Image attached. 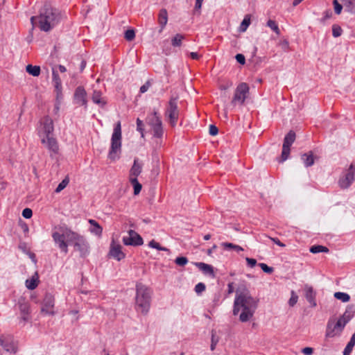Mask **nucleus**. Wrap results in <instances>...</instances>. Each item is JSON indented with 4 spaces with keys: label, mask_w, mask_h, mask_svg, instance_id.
<instances>
[{
    "label": "nucleus",
    "mask_w": 355,
    "mask_h": 355,
    "mask_svg": "<svg viewBox=\"0 0 355 355\" xmlns=\"http://www.w3.org/2000/svg\"><path fill=\"white\" fill-rule=\"evenodd\" d=\"M209 134L211 135L215 136V135H216L218 134V128L216 125H209Z\"/></svg>",
    "instance_id": "nucleus-53"
},
{
    "label": "nucleus",
    "mask_w": 355,
    "mask_h": 355,
    "mask_svg": "<svg viewBox=\"0 0 355 355\" xmlns=\"http://www.w3.org/2000/svg\"><path fill=\"white\" fill-rule=\"evenodd\" d=\"M1 345H3L4 349L7 352L14 353V354L16 353V352H17V345L13 340H11L10 343L3 341Z\"/></svg>",
    "instance_id": "nucleus-29"
},
{
    "label": "nucleus",
    "mask_w": 355,
    "mask_h": 355,
    "mask_svg": "<svg viewBox=\"0 0 355 355\" xmlns=\"http://www.w3.org/2000/svg\"><path fill=\"white\" fill-rule=\"evenodd\" d=\"M184 39V36L181 34H176L174 37L171 40V44L173 46H180L182 44V41Z\"/></svg>",
    "instance_id": "nucleus-36"
},
{
    "label": "nucleus",
    "mask_w": 355,
    "mask_h": 355,
    "mask_svg": "<svg viewBox=\"0 0 355 355\" xmlns=\"http://www.w3.org/2000/svg\"><path fill=\"white\" fill-rule=\"evenodd\" d=\"M61 18L58 10L51 7H44L38 16H33L31 21L33 27L37 26L41 31H50Z\"/></svg>",
    "instance_id": "nucleus-1"
},
{
    "label": "nucleus",
    "mask_w": 355,
    "mask_h": 355,
    "mask_svg": "<svg viewBox=\"0 0 355 355\" xmlns=\"http://www.w3.org/2000/svg\"><path fill=\"white\" fill-rule=\"evenodd\" d=\"M355 177V168L351 164L349 169L340 177L338 184L342 189H347L354 182Z\"/></svg>",
    "instance_id": "nucleus-14"
},
{
    "label": "nucleus",
    "mask_w": 355,
    "mask_h": 355,
    "mask_svg": "<svg viewBox=\"0 0 355 355\" xmlns=\"http://www.w3.org/2000/svg\"><path fill=\"white\" fill-rule=\"evenodd\" d=\"M178 99L177 96L171 97L165 111V116L173 127L176 125L180 114Z\"/></svg>",
    "instance_id": "nucleus-9"
},
{
    "label": "nucleus",
    "mask_w": 355,
    "mask_h": 355,
    "mask_svg": "<svg viewBox=\"0 0 355 355\" xmlns=\"http://www.w3.org/2000/svg\"><path fill=\"white\" fill-rule=\"evenodd\" d=\"M295 133L291 130L284 137L282 152V162L286 160L290 154V147L292 144L295 141Z\"/></svg>",
    "instance_id": "nucleus-15"
},
{
    "label": "nucleus",
    "mask_w": 355,
    "mask_h": 355,
    "mask_svg": "<svg viewBox=\"0 0 355 355\" xmlns=\"http://www.w3.org/2000/svg\"><path fill=\"white\" fill-rule=\"evenodd\" d=\"M234 286H233V283H230L228 284V293L230 294V293H232L234 292Z\"/></svg>",
    "instance_id": "nucleus-63"
},
{
    "label": "nucleus",
    "mask_w": 355,
    "mask_h": 355,
    "mask_svg": "<svg viewBox=\"0 0 355 355\" xmlns=\"http://www.w3.org/2000/svg\"><path fill=\"white\" fill-rule=\"evenodd\" d=\"M73 102L78 106H87V92L82 86L78 87L73 96Z\"/></svg>",
    "instance_id": "nucleus-16"
},
{
    "label": "nucleus",
    "mask_w": 355,
    "mask_h": 355,
    "mask_svg": "<svg viewBox=\"0 0 355 355\" xmlns=\"http://www.w3.org/2000/svg\"><path fill=\"white\" fill-rule=\"evenodd\" d=\"M190 56L193 60H198L200 58V55H198L196 52L190 53Z\"/></svg>",
    "instance_id": "nucleus-61"
},
{
    "label": "nucleus",
    "mask_w": 355,
    "mask_h": 355,
    "mask_svg": "<svg viewBox=\"0 0 355 355\" xmlns=\"http://www.w3.org/2000/svg\"><path fill=\"white\" fill-rule=\"evenodd\" d=\"M203 0H196L195 10H200L202 7Z\"/></svg>",
    "instance_id": "nucleus-58"
},
{
    "label": "nucleus",
    "mask_w": 355,
    "mask_h": 355,
    "mask_svg": "<svg viewBox=\"0 0 355 355\" xmlns=\"http://www.w3.org/2000/svg\"><path fill=\"white\" fill-rule=\"evenodd\" d=\"M346 12L350 14L355 13V0H340Z\"/></svg>",
    "instance_id": "nucleus-25"
},
{
    "label": "nucleus",
    "mask_w": 355,
    "mask_h": 355,
    "mask_svg": "<svg viewBox=\"0 0 355 355\" xmlns=\"http://www.w3.org/2000/svg\"><path fill=\"white\" fill-rule=\"evenodd\" d=\"M149 87H150V83L148 82L146 83L144 85H143L140 87V92L141 93L146 92L148 89Z\"/></svg>",
    "instance_id": "nucleus-57"
},
{
    "label": "nucleus",
    "mask_w": 355,
    "mask_h": 355,
    "mask_svg": "<svg viewBox=\"0 0 355 355\" xmlns=\"http://www.w3.org/2000/svg\"><path fill=\"white\" fill-rule=\"evenodd\" d=\"M26 70L29 74L33 76H38L41 71L39 66H33L32 64H28L26 67Z\"/></svg>",
    "instance_id": "nucleus-30"
},
{
    "label": "nucleus",
    "mask_w": 355,
    "mask_h": 355,
    "mask_svg": "<svg viewBox=\"0 0 355 355\" xmlns=\"http://www.w3.org/2000/svg\"><path fill=\"white\" fill-rule=\"evenodd\" d=\"M123 243L125 245H134L138 246L141 245L144 243L143 239L141 236L134 230L128 231V236H123Z\"/></svg>",
    "instance_id": "nucleus-18"
},
{
    "label": "nucleus",
    "mask_w": 355,
    "mask_h": 355,
    "mask_svg": "<svg viewBox=\"0 0 355 355\" xmlns=\"http://www.w3.org/2000/svg\"><path fill=\"white\" fill-rule=\"evenodd\" d=\"M151 291L146 286L138 283L136 285V309L143 314H146L150 306Z\"/></svg>",
    "instance_id": "nucleus-5"
},
{
    "label": "nucleus",
    "mask_w": 355,
    "mask_h": 355,
    "mask_svg": "<svg viewBox=\"0 0 355 355\" xmlns=\"http://www.w3.org/2000/svg\"><path fill=\"white\" fill-rule=\"evenodd\" d=\"M205 285L203 283H198L195 286V291L197 294H200L205 290Z\"/></svg>",
    "instance_id": "nucleus-50"
},
{
    "label": "nucleus",
    "mask_w": 355,
    "mask_h": 355,
    "mask_svg": "<svg viewBox=\"0 0 355 355\" xmlns=\"http://www.w3.org/2000/svg\"><path fill=\"white\" fill-rule=\"evenodd\" d=\"M221 245L225 248L234 249L237 252L243 250V248L242 247L237 245H234L232 243H223Z\"/></svg>",
    "instance_id": "nucleus-40"
},
{
    "label": "nucleus",
    "mask_w": 355,
    "mask_h": 355,
    "mask_svg": "<svg viewBox=\"0 0 355 355\" xmlns=\"http://www.w3.org/2000/svg\"><path fill=\"white\" fill-rule=\"evenodd\" d=\"M250 93V88L247 83H241L236 88L234 96L231 101V105L236 107L241 106L244 104L245 101L248 98Z\"/></svg>",
    "instance_id": "nucleus-8"
},
{
    "label": "nucleus",
    "mask_w": 355,
    "mask_h": 355,
    "mask_svg": "<svg viewBox=\"0 0 355 355\" xmlns=\"http://www.w3.org/2000/svg\"><path fill=\"white\" fill-rule=\"evenodd\" d=\"M55 67L57 68V69H58L59 71L61 72V73H64L66 71V68L63 65H58V66H55Z\"/></svg>",
    "instance_id": "nucleus-62"
},
{
    "label": "nucleus",
    "mask_w": 355,
    "mask_h": 355,
    "mask_svg": "<svg viewBox=\"0 0 355 355\" xmlns=\"http://www.w3.org/2000/svg\"><path fill=\"white\" fill-rule=\"evenodd\" d=\"M121 151V122L118 121L115 125L111 138V148L108 157L112 161L119 158Z\"/></svg>",
    "instance_id": "nucleus-6"
},
{
    "label": "nucleus",
    "mask_w": 355,
    "mask_h": 355,
    "mask_svg": "<svg viewBox=\"0 0 355 355\" xmlns=\"http://www.w3.org/2000/svg\"><path fill=\"white\" fill-rule=\"evenodd\" d=\"M19 309L21 313V318L24 321H26L28 320V315L29 312V306L26 303L19 304Z\"/></svg>",
    "instance_id": "nucleus-31"
},
{
    "label": "nucleus",
    "mask_w": 355,
    "mask_h": 355,
    "mask_svg": "<svg viewBox=\"0 0 355 355\" xmlns=\"http://www.w3.org/2000/svg\"><path fill=\"white\" fill-rule=\"evenodd\" d=\"M67 187V178L62 180V181L58 184L55 190V193H60L62 190Z\"/></svg>",
    "instance_id": "nucleus-48"
},
{
    "label": "nucleus",
    "mask_w": 355,
    "mask_h": 355,
    "mask_svg": "<svg viewBox=\"0 0 355 355\" xmlns=\"http://www.w3.org/2000/svg\"><path fill=\"white\" fill-rule=\"evenodd\" d=\"M218 342V339L216 338L214 333L212 331L211 334V350L214 351L216 348V346Z\"/></svg>",
    "instance_id": "nucleus-51"
},
{
    "label": "nucleus",
    "mask_w": 355,
    "mask_h": 355,
    "mask_svg": "<svg viewBox=\"0 0 355 355\" xmlns=\"http://www.w3.org/2000/svg\"><path fill=\"white\" fill-rule=\"evenodd\" d=\"M168 21V13L166 10L162 9L159 11V16H158V22L160 25V29L159 33H161L163 29L164 28L165 26L166 25Z\"/></svg>",
    "instance_id": "nucleus-23"
},
{
    "label": "nucleus",
    "mask_w": 355,
    "mask_h": 355,
    "mask_svg": "<svg viewBox=\"0 0 355 355\" xmlns=\"http://www.w3.org/2000/svg\"><path fill=\"white\" fill-rule=\"evenodd\" d=\"M355 345V332L352 334L349 342L347 343V346L345 347L343 353L347 354H350L353 347Z\"/></svg>",
    "instance_id": "nucleus-32"
},
{
    "label": "nucleus",
    "mask_w": 355,
    "mask_h": 355,
    "mask_svg": "<svg viewBox=\"0 0 355 355\" xmlns=\"http://www.w3.org/2000/svg\"><path fill=\"white\" fill-rule=\"evenodd\" d=\"M68 246L71 248L72 253L80 257H86L90 252V245L87 239L80 234L68 230Z\"/></svg>",
    "instance_id": "nucleus-4"
},
{
    "label": "nucleus",
    "mask_w": 355,
    "mask_h": 355,
    "mask_svg": "<svg viewBox=\"0 0 355 355\" xmlns=\"http://www.w3.org/2000/svg\"><path fill=\"white\" fill-rule=\"evenodd\" d=\"M53 73V84L55 87V92L56 94V101L55 104V111L57 112L59 110L60 105L63 99L62 87L61 84V79L58 75V71L56 67L52 68Z\"/></svg>",
    "instance_id": "nucleus-12"
},
{
    "label": "nucleus",
    "mask_w": 355,
    "mask_h": 355,
    "mask_svg": "<svg viewBox=\"0 0 355 355\" xmlns=\"http://www.w3.org/2000/svg\"><path fill=\"white\" fill-rule=\"evenodd\" d=\"M267 26L270 28L277 35H280V30L277 24L272 19H269L267 21Z\"/></svg>",
    "instance_id": "nucleus-37"
},
{
    "label": "nucleus",
    "mask_w": 355,
    "mask_h": 355,
    "mask_svg": "<svg viewBox=\"0 0 355 355\" xmlns=\"http://www.w3.org/2000/svg\"><path fill=\"white\" fill-rule=\"evenodd\" d=\"M53 131V120L49 116L44 117L40 122L38 135L42 143L50 150L56 152L58 146L55 139L51 136Z\"/></svg>",
    "instance_id": "nucleus-3"
},
{
    "label": "nucleus",
    "mask_w": 355,
    "mask_h": 355,
    "mask_svg": "<svg viewBox=\"0 0 355 355\" xmlns=\"http://www.w3.org/2000/svg\"><path fill=\"white\" fill-rule=\"evenodd\" d=\"M309 250L311 253L313 254L329 252V249L327 247L320 245L311 246Z\"/></svg>",
    "instance_id": "nucleus-34"
},
{
    "label": "nucleus",
    "mask_w": 355,
    "mask_h": 355,
    "mask_svg": "<svg viewBox=\"0 0 355 355\" xmlns=\"http://www.w3.org/2000/svg\"><path fill=\"white\" fill-rule=\"evenodd\" d=\"M143 164L139 163L137 159L134 160L132 166L131 167L129 172V180L137 179V177L141 174L142 171Z\"/></svg>",
    "instance_id": "nucleus-20"
},
{
    "label": "nucleus",
    "mask_w": 355,
    "mask_h": 355,
    "mask_svg": "<svg viewBox=\"0 0 355 355\" xmlns=\"http://www.w3.org/2000/svg\"><path fill=\"white\" fill-rule=\"evenodd\" d=\"M342 33L343 29L340 26L337 24H334L332 26V35L334 37H338L342 35Z\"/></svg>",
    "instance_id": "nucleus-39"
},
{
    "label": "nucleus",
    "mask_w": 355,
    "mask_h": 355,
    "mask_svg": "<svg viewBox=\"0 0 355 355\" xmlns=\"http://www.w3.org/2000/svg\"><path fill=\"white\" fill-rule=\"evenodd\" d=\"M333 5L334 7L335 13L337 15H340L342 12L343 5V3H340L338 0L333 1Z\"/></svg>",
    "instance_id": "nucleus-43"
},
{
    "label": "nucleus",
    "mask_w": 355,
    "mask_h": 355,
    "mask_svg": "<svg viewBox=\"0 0 355 355\" xmlns=\"http://www.w3.org/2000/svg\"><path fill=\"white\" fill-rule=\"evenodd\" d=\"M144 124L139 119H137V130L141 133V137H144Z\"/></svg>",
    "instance_id": "nucleus-45"
},
{
    "label": "nucleus",
    "mask_w": 355,
    "mask_h": 355,
    "mask_svg": "<svg viewBox=\"0 0 355 355\" xmlns=\"http://www.w3.org/2000/svg\"><path fill=\"white\" fill-rule=\"evenodd\" d=\"M259 266L266 273L270 274L273 272V268L272 267H269L264 263H259Z\"/></svg>",
    "instance_id": "nucleus-47"
},
{
    "label": "nucleus",
    "mask_w": 355,
    "mask_h": 355,
    "mask_svg": "<svg viewBox=\"0 0 355 355\" xmlns=\"http://www.w3.org/2000/svg\"><path fill=\"white\" fill-rule=\"evenodd\" d=\"M305 297L312 306H316L315 293L311 286L309 285L304 286Z\"/></svg>",
    "instance_id": "nucleus-22"
},
{
    "label": "nucleus",
    "mask_w": 355,
    "mask_h": 355,
    "mask_svg": "<svg viewBox=\"0 0 355 355\" xmlns=\"http://www.w3.org/2000/svg\"><path fill=\"white\" fill-rule=\"evenodd\" d=\"M302 160L306 167L311 166L314 164V157L311 151L302 155Z\"/></svg>",
    "instance_id": "nucleus-26"
},
{
    "label": "nucleus",
    "mask_w": 355,
    "mask_h": 355,
    "mask_svg": "<svg viewBox=\"0 0 355 355\" xmlns=\"http://www.w3.org/2000/svg\"><path fill=\"white\" fill-rule=\"evenodd\" d=\"M129 181L134 188V194L138 195L141 190V184L139 182L137 179H130Z\"/></svg>",
    "instance_id": "nucleus-33"
},
{
    "label": "nucleus",
    "mask_w": 355,
    "mask_h": 355,
    "mask_svg": "<svg viewBox=\"0 0 355 355\" xmlns=\"http://www.w3.org/2000/svg\"><path fill=\"white\" fill-rule=\"evenodd\" d=\"M270 239L275 243H276L277 245H278L280 247H284L285 245L284 243H282L277 238H271L270 237Z\"/></svg>",
    "instance_id": "nucleus-60"
},
{
    "label": "nucleus",
    "mask_w": 355,
    "mask_h": 355,
    "mask_svg": "<svg viewBox=\"0 0 355 355\" xmlns=\"http://www.w3.org/2000/svg\"><path fill=\"white\" fill-rule=\"evenodd\" d=\"M33 215V211L30 208H25L22 211V216L25 218H30L32 217Z\"/></svg>",
    "instance_id": "nucleus-52"
},
{
    "label": "nucleus",
    "mask_w": 355,
    "mask_h": 355,
    "mask_svg": "<svg viewBox=\"0 0 355 355\" xmlns=\"http://www.w3.org/2000/svg\"><path fill=\"white\" fill-rule=\"evenodd\" d=\"M147 123L150 127L153 137L160 139L163 135V128L161 119L158 116L157 113L154 112L147 117Z\"/></svg>",
    "instance_id": "nucleus-11"
},
{
    "label": "nucleus",
    "mask_w": 355,
    "mask_h": 355,
    "mask_svg": "<svg viewBox=\"0 0 355 355\" xmlns=\"http://www.w3.org/2000/svg\"><path fill=\"white\" fill-rule=\"evenodd\" d=\"M175 263L178 266H184L188 263V259L184 257H179L175 259Z\"/></svg>",
    "instance_id": "nucleus-46"
},
{
    "label": "nucleus",
    "mask_w": 355,
    "mask_h": 355,
    "mask_svg": "<svg viewBox=\"0 0 355 355\" xmlns=\"http://www.w3.org/2000/svg\"><path fill=\"white\" fill-rule=\"evenodd\" d=\"M78 310L75 309L68 313V315L71 317V322L74 323L79 319Z\"/></svg>",
    "instance_id": "nucleus-44"
},
{
    "label": "nucleus",
    "mask_w": 355,
    "mask_h": 355,
    "mask_svg": "<svg viewBox=\"0 0 355 355\" xmlns=\"http://www.w3.org/2000/svg\"><path fill=\"white\" fill-rule=\"evenodd\" d=\"M313 348L309 347H304L302 350V352L306 355H311L313 354Z\"/></svg>",
    "instance_id": "nucleus-56"
},
{
    "label": "nucleus",
    "mask_w": 355,
    "mask_h": 355,
    "mask_svg": "<svg viewBox=\"0 0 355 355\" xmlns=\"http://www.w3.org/2000/svg\"><path fill=\"white\" fill-rule=\"evenodd\" d=\"M298 300V296L295 291H292L291 293V298L288 300V304L290 306H294Z\"/></svg>",
    "instance_id": "nucleus-41"
},
{
    "label": "nucleus",
    "mask_w": 355,
    "mask_h": 355,
    "mask_svg": "<svg viewBox=\"0 0 355 355\" xmlns=\"http://www.w3.org/2000/svg\"><path fill=\"white\" fill-rule=\"evenodd\" d=\"M85 65H86L85 61L83 60H80V64H79L78 73H81L83 71V69L85 67Z\"/></svg>",
    "instance_id": "nucleus-59"
},
{
    "label": "nucleus",
    "mask_w": 355,
    "mask_h": 355,
    "mask_svg": "<svg viewBox=\"0 0 355 355\" xmlns=\"http://www.w3.org/2000/svg\"><path fill=\"white\" fill-rule=\"evenodd\" d=\"M67 227L64 224L55 226L52 234L55 243L63 252H67Z\"/></svg>",
    "instance_id": "nucleus-10"
},
{
    "label": "nucleus",
    "mask_w": 355,
    "mask_h": 355,
    "mask_svg": "<svg viewBox=\"0 0 355 355\" xmlns=\"http://www.w3.org/2000/svg\"><path fill=\"white\" fill-rule=\"evenodd\" d=\"M135 37V33L133 30H128L125 33V38L128 41H132Z\"/></svg>",
    "instance_id": "nucleus-49"
},
{
    "label": "nucleus",
    "mask_w": 355,
    "mask_h": 355,
    "mask_svg": "<svg viewBox=\"0 0 355 355\" xmlns=\"http://www.w3.org/2000/svg\"><path fill=\"white\" fill-rule=\"evenodd\" d=\"M25 284H26V286L28 289H29V290L35 289L38 285L37 273L35 272V274L31 279H26Z\"/></svg>",
    "instance_id": "nucleus-28"
},
{
    "label": "nucleus",
    "mask_w": 355,
    "mask_h": 355,
    "mask_svg": "<svg viewBox=\"0 0 355 355\" xmlns=\"http://www.w3.org/2000/svg\"><path fill=\"white\" fill-rule=\"evenodd\" d=\"M250 24V19L248 15L245 16L242 21L240 26L241 31H245Z\"/></svg>",
    "instance_id": "nucleus-42"
},
{
    "label": "nucleus",
    "mask_w": 355,
    "mask_h": 355,
    "mask_svg": "<svg viewBox=\"0 0 355 355\" xmlns=\"http://www.w3.org/2000/svg\"><path fill=\"white\" fill-rule=\"evenodd\" d=\"M109 256L116 261H121L125 257V253L122 251V246L118 242L112 239L109 250Z\"/></svg>",
    "instance_id": "nucleus-17"
},
{
    "label": "nucleus",
    "mask_w": 355,
    "mask_h": 355,
    "mask_svg": "<svg viewBox=\"0 0 355 355\" xmlns=\"http://www.w3.org/2000/svg\"><path fill=\"white\" fill-rule=\"evenodd\" d=\"M148 245L149 247L152 248H155L158 250L169 252V250L168 248L162 247L157 242L155 241L154 240L150 241L148 243Z\"/></svg>",
    "instance_id": "nucleus-38"
},
{
    "label": "nucleus",
    "mask_w": 355,
    "mask_h": 355,
    "mask_svg": "<svg viewBox=\"0 0 355 355\" xmlns=\"http://www.w3.org/2000/svg\"><path fill=\"white\" fill-rule=\"evenodd\" d=\"M235 58H236V61L239 63H240L241 64H245V57H244V55L243 54H240V53L237 54Z\"/></svg>",
    "instance_id": "nucleus-55"
},
{
    "label": "nucleus",
    "mask_w": 355,
    "mask_h": 355,
    "mask_svg": "<svg viewBox=\"0 0 355 355\" xmlns=\"http://www.w3.org/2000/svg\"><path fill=\"white\" fill-rule=\"evenodd\" d=\"M101 92L99 91H94V93L92 94V101L94 103L103 107L106 104V101L101 97Z\"/></svg>",
    "instance_id": "nucleus-27"
},
{
    "label": "nucleus",
    "mask_w": 355,
    "mask_h": 355,
    "mask_svg": "<svg viewBox=\"0 0 355 355\" xmlns=\"http://www.w3.org/2000/svg\"><path fill=\"white\" fill-rule=\"evenodd\" d=\"M245 260L247 261L248 266L250 268H253L257 264V260L252 258H245Z\"/></svg>",
    "instance_id": "nucleus-54"
},
{
    "label": "nucleus",
    "mask_w": 355,
    "mask_h": 355,
    "mask_svg": "<svg viewBox=\"0 0 355 355\" xmlns=\"http://www.w3.org/2000/svg\"><path fill=\"white\" fill-rule=\"evenodd\" d=\"M41 312L46 315H53L55 313V299L53 295L46 293L42 302Z\"/></svg>",
    "instance_id": "nucleus-13"
},
{
    "label": "nucleus",
    "mask_w": 355,
    "mask_h": 355,
    "mask_svg": "<svg viewBox=\"0 0 355 355\" xmlns=\"http://www.w3.org/2000/svg\"><path fill=\"white\" fill-rule=\"evenodd\" d=\"M331 12L330 10H327L325 12H324V19H327L329 18H330L331 17Z\"/></svg>",
    "instance_id": "nucleus-64"
},
{
    "label": "nucleus",
    "mask_w": 355,
    "mask_h": 355,
    "mask_svg": "<svg viewBox=\"0 0 355 355\" xmlns=\"http://www.w3.org/2000/svg\"><path fill=\"white\" fill-rule=\"evenodd\" d=\"M88 223L90 225L89 228V232L98 237H101L103 234V227L100 224L94 219H89Z\"/></svg>",
    "instance_id": "nucleus-21"
},
{
    "label": "nucleus",
    "mask_w": 355,
    "mask_h": 355,
    "mask_svg": "<svg viewBox=\"0 0 355 355\" xmlns=\"http://www.w3.org/2000/svg\"><path fill=\"white\" fill-rule=\"evenodd\" d=\"M257 309L249 308V307H241V313L239 315V320L242 322H246L249 321L254 315Z\"/></svg>",
    "instance_id": "nucleus-19"
},
{
    "label": "nucleus",
    "mask_w": 355,
    "mask_h": 355,
    "mask_svg": "<svg viewBox=\"0 0 355 355\" xmlns=\"http://www.w3.org/2000/svg\"><path fill=\"white\" fill-rule=\"evenodd\" d=\"M259 300L254 298L245 285L242 284L236 291V297L234 302L233 314L237 315L241 307L257 309Z\"/></svg>",
    "instance_id": "nucleus-2"
},
{
    "label": "nucleus",
    "mask_w": 355,
    "mask_h": 355,
    "mask_svg": "<svg viewBox=\"0 0 355 355\" xmlns=\"http://www.w3.org/2000/svg\"><path fill=\"white\" fill-rule=\"evenodd\" d=\"M196 266L205 275H209L210 276L214 277V274L211 266L202 262L196 263Z\"/></svg>",
    "instance_id": "nucleus-24"
},
{
    "label": "nucleus",
    "mask_w": 355,
    "mask_h": 355,
    "mask_svg": "<svg viewBox=\"0 0 355 355\" xmlns=\"http://www.w3.org/2000/svg\"><path fill=\"white\" fill-rule=\"evenodd\" d=\"M350 319L351 315L347 311L338 320L336 323L333 324L329 321L327 324L326 336L327 337H334L336 334H340Z\"/></svg>",
    "instance_id": "nucleus-7"
},
{
    "label": "nucleus",
    "mask_w": 355,
    "mask_h": 355,
    "mask_svg": "<svg viewBox=\"0 0 355 355\" xmlns=\"http://www.w3.org/2000/svg\"><path fill=\"white\" fill-rule=\"evenodd\" d=\"M334 295L335 298L342 301L343 302H347L350 300V296L346 293L336 292Z\"/></svg>",
    "instance_id": "nucleus-35"
}]
</instances>
